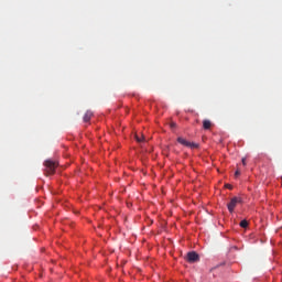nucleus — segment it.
<instances>
[{"label":"nucleus","instance_id":"nucleus-7","mask_svg":"<svg viewBox=\"0 0 282 282\" xmlns=\"http://www.w3.org/2000/svg\"><path fill=\"white\" fill-rule=\"evenodd\" d=\"M239 225L242 228H247L248 227V221L247 220H242Z\"/></svg>","mask_w":282,"mask_h":282},{"label":"nucleus","instance_id":"nucleus-8","mask_svg":"<svg viewBox=\"0 0 282 282\" xmlns=\"http://www.w3.org/2000/svg\"><path fill=\"white\" fill-rule=\"evenodd\" d=\"M170 127H171V129L177 128V123L171 122V123H170Z\"/></svg>","mask_w":282,"mask_h":282},{"label":"nucleus","instance_id":"nucleus-10","mask_svg":"<svg viewBox=\"0 0 282 282\" xmlns=\"http://www.w3.org/2000/svg\"><path fill=\"white\" fill-rule=\"evenodd\" d=\"M238 175H240V172L236 171L235 176L237 177Z\"/></svg>","mask_w":282,"mask_h":282},{"label":"nucleus","instance_id":"nucleus-1","mask_svg":"<svg viewBox=\"0 0 282 282\" xmlns=\"http://www.w3.org/2000/svg\"><path fill=\"white\" fill-rule=\"evenodd\" d=\"M44 173L46 175H54L56 173V169L58 167V162H55L53 160H46L44 162Z\"/></svg>","mask_w":282,"mask_h":282},{"label":"nucleus","instance_id":"nucleus-3","mask_svg":"<svg viewBox=\"0 0 282 282\" xmlns=\"http://www.w3.org/2000/svg\"><path fill=\"white\" fill-rule=\"evenodd\" d=\"M177 142L181 143L182 145L191 148V149L199 148V144L191 143V142L186 141V139H183V138H177Z\"/></svg>","mask_w":282,"mask_h":282},{"label":"nucleus","instance_id":"nucleus-12","mask_svg":"<svg viewBox=\"0 0 282 282\" xmlns=\"http://www.w3.org/2000/svg\"><path fill=\"white\" fill-rule=\"evenodd\" d=\"M227 188L231 189V186L230 185H226Z\"/></svg>","mask_w":282,"mask_h":282},{"label":"nucleus","instance_id":"nucleus-6","mask_svg":"<svg viewBox=\"0 0 282 282\" xmlns=\"http://www.w3.org/2000/svg\"><path fill=\"white\" fill-rule=\"evenodd\" d=\"M212 126H213V123H210V120H205V121H203V128H204L205 130L210 129Z\"/></svg>","mask_w":282,"mask_h":282},{"label":"nucleus","instance_id":"nucleus-11","mask_svg":"<svg viewBox=\"0 0 282 282\" xmlns=\"http://www.w3.org/2000/svg\"><path fill=\"white\" fill-rule=\"evenodd\" d=\"M241 162L243 165H246V159H242Z\"/></svg>","mask_w":282,"mask_h":282},{"label":"nucleus","instance_id":"nucleus-5","mask_svg":"<svg viewBox=\"0 0 282 282\" xmlns=\"http://www.w3.org/2000/svg\"><path fill=\"white\" fill-rule=\"evenodd\" d=\"M94 117V112L88 110L86 111V113L83 117V121L84 122H89L91 120V118Z\"/></svg>","mask_w":282,"mask_h":282},{"label":"nucleus","instance_id":"nucleus-4","mask_svg":"<svg viewBox=\"0 0 282 282\" xmlns=\"http://www.w3.org/2000/svg\"><path fill=\"white\" fill-rule=\"evenodd\" d=\"M186 259L189 263H195L199 261V254H197L195 251H191L187 253Z\"/></svg>","mask_w":282,"mask_h":282},{"label":"nucleus","instance_id":"nucleus-9","mask_svg":"<svg viewBox=\"0 0 282 282\" xmlns=\"http://www.w3.org/2000/svg\"><path fill=\"white\" fill-rule=\"evenodd\" d=\"M135 139H137L138 142H142L143 141V139H140L138 135H135Z\"/></svg>","mask_w":282,"mask_h":282},{"label":"nucleus","instance_id":"nucleus-2","mask_svg":"<svg viewBox=\"0 0 282 282\" xmlns=\"http://www.w3.org/2000/svg\"><path fill=\"white\" fill-rule=\"evenodd\" d=\"M241 202H242V199L240 197H232L230 199V203L227 205L229 213H232L235 210V207L237 206V204H240Z\"/></svg>","mask_w":282,"mask_h":282}]
</instances>
